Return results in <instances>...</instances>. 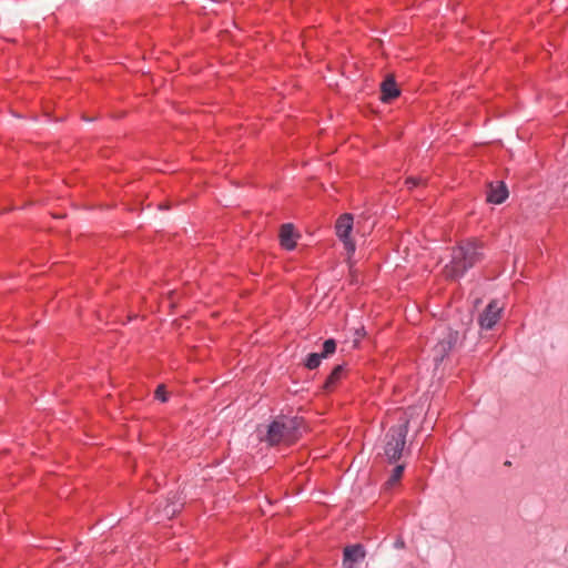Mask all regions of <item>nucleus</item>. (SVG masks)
I'll return each mask as SVG.
<instances>
[{
  "mask_svg": "<svg viewBox=\"0 0 568 568\" xmlns=\"http://www.w3.org/2000/svg\"><path fill=\"white\" fill-rule=\"evenodd\" d=\"M303 430V418L298 416H278L267 427L265 440L275 446L281 443L292 444Z\"/></svg>",
  "mask_w": 568,
  "mask_h": 568,
  "instance_id": "nucleus-2",
  "label": "nucleus"
},
{
  "mask_svg": "<svg viewBox=\"0 0 568 568\" xmlns=\"http://www.w3.org/2000/svg\"><path fill=\"white\" fill-rule=\"evenodd\" d=\"M404 470H405L404 464L396 465L395 468L393 469L389 478L385 483L386 488H390L394 485H396L400 480V478L404 474Z\"/></svg>",
  "mask_w": 568,
  "mask_h": 568,
  "instance_id": "nucleus-12",
  "label": "nucleus"
},
{
  "mask_svg": "<svg viewBox=\"0 0 568 568\" xmlns=\"http://www.w3.org/2000/svg\"><path fill=\"white\" fill-rule=\"evenodd\" d=\"M364 557L365 549L361 544L347 546L343 552V566L344 568H354V565L363 560Z\"/></svg>",
  "mask_w": 568,
  "mask_h": 568,
  "instance_id": "nucleus-8",
  "label": "nucleus"
},
{
  "mask_svg": "<svg viewBox=\"0 0 568 568\" xmlns=\"http://www.w3.org/2000/svg\"><path fill=\"white\" fill-rule=\"evenodd\" d=\"M354 253H355V250H352V254H348V256H347V261L349 263H352V258H353Z\"/></svg>",
  "mask_w": 568,
  "mask_h": 568,
  "instance_id": "nucleus-19",
  "label": "nucleus"
},
{
  "mask_svg": "<svg viewBox=\"0 0 568 568\" xmlns=\"http://www.w3.org/2000/svg\"><path fill=\"white\" fill-rule=\"evenodd\" d=\"M336 351V342L333 338H328L323 343V351L321 352V355L324 358L329 357L333 355Z\"/></svg>",
  "mask_w": 568,
  "mask_h": 568,
  "instance_id": "nucleus-14",
  "label": "nucleus"
},
{
  "mask_svg": "<svg viewBox=\"0 0 568 568\" xmlns=\"http://www.w3.org/2000/svg\"><path fill=\"white\" fill-rule=\"evenodd\" d=\"M508 196V189L503 181L490 182L488 184L487 201L489 203L501 204Z\"/></svg>",
  "mask_w": 568,
  "mask_h": 568,
  "instance_id": "nucleus-7",
  "label": "nucleus"
},
{
  "mask_svg": "<svg viewBox=\"0 0 568 568\" xmlns=\"http://www.w3.org/2000/svg\"><path fill=\"white\" fill-rule=\"evenodd\" d=\"M344 373V366L343 365H336L331 374L327 376L324 383V389L329 392L333 389V387L336 385V383L341 379L342 374Z\"/></svg>",
  "mask_w": 568,
  "mask_h": 568,
  "instance_id": "nucleus-11",
  "label": "nucleus"
},
{
  "mask_svg": "<svg viewBox=\"0 0 568 568\" xmlns=\"http://www.w3.org/2000/svg\"><path fill=\"white\" fill-rule=\"evenodd\" d=\"M280 243L284 248H294L301 234L291 223L283 224L280 230Z\"/></svg>",
  "mask_w": 568,
  "mask_h": 568,
  "instance_id": "nucleus-9",
  "label": "nucleus"
},
{
  "mask_svg": "<svg viewBox=\"0 0 568 568\" xmlns=\"http://www.w3.org/2000/svg\"><path fill=\"white\" fill-rule=\"evenodd\" d=\"M422 182L420 179H417V178H408L406 180V184L409 186V187H415L417 186L419 183Z\"/></svg>",
  "mask_w": 568,
  "mask_h": 568,
  "instance_id": "nucleus-16",
  "label": "nucleus"
},
{
  "mask_svg": "<svg viewBox=\"0 0 568 568\" xmlns=\"http://www.w3.org/2000/svg\"><path fill=\"white\" fill-rule=\"evenodd\" d=\"M408 422L392 426L383 439V456L389 464H396L405 454Z\"/></svg>",
  "mask_w": 568,
  "mask_h": 568,
  "instance_id": "nucleus-4",
  "label": "nucleus"
},
{
  "mask_svg": "<svg viewBox=\"0 0 568 568\" xmlns=\"http://www.w3.org/2000/svg\"><path fill=\"white\" fill-rule=\"evenodd\" d=\"M394 546H395V548L400 549V548H404V547H405V542H404V540H403V539H400V538H399V539H397V540L395 541V545H394Z\"/></svg>",
  "mask_w": 568,
  "mask_h": 568,
  "instance_id": "nucleus-17",
  "label": "nucleus"
},
{
  "mask_svg": "<svg viewBox=\"0 0 568 568\" xmlns=\"http://www.w3.org/2000/svg\"><path fill=\"white\" fill-rule=\"evenodd\" d=\"M154 396L156 399L161 400L162 403L168 402V392L165 389V386L163 384L159 385L155 389Z\"/></svg>",
  "mask_w": 568,
  "mask_h": 568,
  "instance_id": "nucleus-15",
  "label": "nucleus"
},
{
  "mask_svg": "<svg viewBox=\"0 0 568 568\" xmlns=\"http://www.w3.org/2000/svg\"><path fill=\"white\" fill-rule=\"evenodd\" d=\"M468 245L471 246V248H477L478 246H483L484 244L477 243V241L474 240L471 243H468Z\"/></svg>",
  "mask_w": 568,
  "mask_h": 568,
  "instance_id": "nucleus-18",
  "label": "nucleus"
},
{
  "mask_svg": "<svg viewBox=\"0 0 568 568\" xmlns=\"http://www.w3.org/2000/svg\"><path fill=\"white\" fill-rule=\"evenodd\" d=\"M450 268L452 275L459 277L464 274L468 266H471L474 261L473 256H468V253H476V251H452Z\"/></svg>",
  "mask_w": 568,
  "mask_h": 568,
  "instance_id": "nucleus-6",
  "label": "nucleus"
},
{
  "mask_svg": "<svg viewBox=\"0 0 568 568\" xmlns=\"http://www.w3.org/2000/svg\"><path fill=\"white\" fill-rule=\"evenodd\" d=\"M503 307L497 301H491L478 317L481 329H491L500 318Z\"/></svg>",
  "mask_w": 568,
  "mask_h": 568,
  "instance_id": "nucleus-5",
  "label": "nucleus"
},
{
  "mask_svg": "<svg viewBox=\"0 0 568 568\" xmlns=\"http://www.w3.org/2000/svg\"><path fill=\"white\" fill-rule=\"evenodd\" d=\"M374 224L364 215H359L355 222L352 214L344 213L335 222V233L345 248H356L366 245V234L371 233Z\"/></svg>",
  "mask_w": 568,
  "mask_h": 568,
  "instance_id": "nucleus-1",
  "label": "nucleus"
},
{
  "mask_svg": "<svg viewBox=\"0 0 568 568\" xmlns=\"http://www.w3.org/2000/svg\"><path fill=\"white\" fill-rule=\"evenodd\" d=\"M510 465H511V463H510V462H508V460H507V462H505V466H510Z\"/></svg>",
  "mask_w": 568,
  "mask_h": 568,
  "instance_id": "nucleus-20",
  "label": "nucleus"
},
{
  "mask_svg": "<svg viewBox=\"0 0 568 568\" xmlns=\"http://www.w3.org/2000/svg\"><path fill=\"white\" fill-rule=\"evenodd\" d=\"M381 92V99L383 102H389L399 95V89L397 88L393 75L386 77V79L382 82Z\"/></svg>",
  "mask_w": 568,
  "mask_h": 568,
  "instance_id": "nucleus-10",
  "label": "nucleus"
},
{
  "mask_svg": "<svg viewBox=\"0 0 568 568\" xmlns=\"http://www.w3.org/2000/svg\"><path fill=\"white\" fill-rule=\"evenodd\" d=\"M322 358H324L321 353H311L307 355L305 361V366L308 369H315L320 366Z\"/></svg>",
  "mask_w": 568,
  "mask_h": 568,
  "instance_id": "nucleus-13",
  "label": "nucleus"
},
{
  "mask_svg": "<svg viewBox=\"0 0 568 568\" xmlns=\"http://www.w3.org/2000/svg\"><path fill=\"white\" fill-rule=\"evenodd\" d=\"M471 322L473 318L469 315L467 316V321L462 322V329L447 326L440 331L437 343L433 347L434 363L436 366H438L450 352L463 345Z\"/></svg>",
  "mask_w": 568,
  "mask_h": 568,
  "instance_id": "nucleus-3",
  "label": "nucleus"
}]
</instances>
